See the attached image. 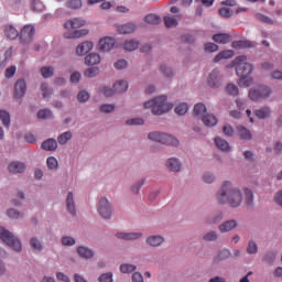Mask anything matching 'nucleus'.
Wrapping results in <instances>:
<instances>
[{"label":"nucleus","instance_id":"nucleus-1","mask_svg":"<svg viewBox=\"0 0 282 282\" xmlns=\"http://www.w3.org/2000/svg\"><path fill=\"white\" fill-rule=\"evenodd\" d=\"M215 197L218 204L229 208H239L243 204V192L230 181L223 182Z\"/></svg>","mask_w":282,"mask_h":282},{"label":"nucleus","instance_id":"nucleus-2","mask_svg":"<svg viewBox=\"0 0 282 282\" xmlns=\"http://www.w3.org/2000/svg\"><path fill=\"white\" fill-rule=\"evenodd\" d=\"M144 109H151L153 116H164L173 109V102H169V96L160 95L143 104Z\"/></svg>","mask_w":282,"mask_h":282},{"label":"nucleus","instance_id":"nucleus-3","mask_svg":"<svg viewBox=\"0 0 282 282\" xmlns=\"http://www.w3.org/2000/svg\"><path fill=\"white\" fill-rule=\"evenodd\" d=\"M272 94V87L268 85H260L250 88L248 96L249 99L252 100V102H263V100H268L269 98H271Z\"/></svg>","mask_w":282,"mask_h":282},{"label":"nucleus","instance_id":"nucleus-4","mask_svg":"<svg viewBox=\"0 0 282 282\" xmlns=\"http://www.w3.org/2000/svg\"><path fill=\"white\" fill-rule=\"evenodd\" d=\"M0 239L12 248L14 252H22L23 245H21V240L14 236L10 230L6 229V227H0Z\"/></svg>","mask_w":282,"mask_h":282},{"label":"nucleus","instance_id":"nucleus-5","mask_svg":"<svg viewBox=\"0 0 282 282\" xmlns=\"http://www.w3.org/2000/svg\"><path fill=\"white\" fill-rule=\"evenodd\" d=\"M247 61L248 56L246 55H240L234 59L237 76H250L254 72V66Z\"/></svg>","mask_w":282,"mask_h":282},{"label":"nucleus","instance_id":"nucleus-6","mask_svg":"<svg viewBox=\"0 0 282 282\" xmlns=\"http://www.w3.org/2000/svg\"><path fill=\"white\" fill-rule=\"evenodd\" d=\"M97 212L102 219L109 220L111 217H113V204L109 200V198H107V196L99 198Z\"/></svg>","mask_w":282,"mask_h":282},{"label":"nucleus","instance_id":"nucleus-7","mask_svg":"<svg viewBox=\"0 0 282 282\" xmlns=\"http://www.w3.org/2000/svg\"><path fill=\"white\" fill-rule=\"evenodd\" d=\"M34 34H36V29L32 24H26L22 28L19 34L20 43L22 45H30L34 41Z\"/></svg>","mask_w":282,"mask_h":282},{"label":"nucleus","instance_id":"nucleus-8","mask_svg":"<svg viewBox=\"0 0 282 282\" xmlns=\"http://www.w3.org/2000/svg\"><path fill=\"white\" fill-rule=\"evenodd\" d=\"M224 83V76L221 75V70L219 68L213 69L207 76V85L210 89H219Z\"/></svg>","mask_w":282,"mask_h":282},{"label":"nucleus","instance_id":"nucleus-9","mask_svg":"<svg viewBox=\"0 0 282 282\" xmlns=\"http://www.w3.org/2000/svg\"><path fill=\"white\" fill-rule=\"evenodd\" d=\"M164 241H166L164 236L154 234L145 238V246L152 250H158V248H162V246H164Z\"/></svg>","mask_w":282,"mask_h":282},{"label":"nucleus","instance_id":"nucleus-10","mask_svg":"<svg viewBox=\"0 0 282 282\" xmlns=\"http://www.w3.org/2000/svg\"><path fill=\"white\" fill-rule=\"evenodd\" d=\"M25 94H28V83H25V79L20 78L14 83L13 98L21 100V98H25Z\"/></svg>","mask_w":282,"mask_h":282},{"label":"nucleus","instance_id":"nucleus-11","mask_svg":"<svg viewBox=\"0 0 282 282\" xmlns=\"http://www.w3.org/2000/svg\"><path fill=\"white\" fill-rule=\"evenodd\" d=\"M115 237L121 241H138L144 237V234L141 231H119L115 235Z\"/></svg>","mask_w":282,"mask_h":282},{"label":"nucleus","instance_id":"nucleus-12","mask_svg":"<svg viewBox=\"0 0 282 282\" xmlns=\"http://www.w3.org/2000/svg\"><path fill=\"white\" fill-rule=\"evenodd\" d=\"M165 167L171 173H182L184 170V164L177 158H170L165 161Z\"/></svg>","mask_w":282,"mask_h":282},{"label":"nucleus","instance_id":"nucleus-13","mask_svg":"<svg viewBox=\"0 0 282 282\" xmlns=\"http://www.w3.org/2000/svg\"><path fill=\"white\" fill-rule=\"evenodd\" d=\"M239 228V220L229 219L225 220L218 226V230L221 235H226V232H232V230H237Z\"/></svg>","mask_w":282,"mask_h":282},{"label":"nucleus","instance_id":"nucleus-14","mask_svg":"<svg viewBox=\"0 0 282 282\" xmlns=\"http://www.w3.org/2000/svg\"><path fill=\"white\" fill-rule=\"evenodd\" d=\"M112 47H116V39L106 36L99 40L98 50L100 52H111Z\"/></svg>","mask_w":282,"mask_h":282},{"label":"nucleus","instance_id":"nucleus-15","mask_svg":"<svg viewBox=\"0 0 282 282\" xmlns=\"http://www.w3.org/2000/svg\"><path fill=\"white\" fill-rule=\"evenodd\" d=\"M182 19H183L182 14H177V15L167 14L163 18V21H164L165 28L171 30L173 28H177Z\"/></svg>","mask_w":282,"mask_h":282},{"label":"nucleus","instance_id":"nucleus-16","mask_svg":"<svg viewBox=\"0 0 282 282\" xmlns=\"http://www.w3.org/2000/svg\"><path fill=\"white\" fill-rule=\"evenodd\" d=\"M86 23L87 22L84 19L73 18L64 23V28L66 30H78L79 28L85 26Z\"/></svg>","mask_w":282,"mask_h":282},{"label":"nucleus","instance_id":"nucleus-17","mask_svg":"<svg viewBox=\"0 0 282 282\" xmlns=\"http://www.w3.org/2000/svg\"><path fill=\"white\" fill-rule=\"evenodd\" d=\"M207 113L208 109L206 108V105L198 102L194 106L193 118L196 120H203Z\"/></svg>","mask_w":282,"mask_h":282},{"label":"nucleus","instance_id":"nucleus-18","mask_svg":"<svg viewBox=\"0 0 282 282\" xmlns=\"http://www.w3.org/2000/svg\"><path fill=\"white\" fill-rule=\"evenodd\" d=\"M8 171L12 175H17L19 173H25V163L13 161L8 165Z\"/></svg>","mask_w":282,"mask_h":282},{"label":"nucleus","instance_id":"nucleus-19","mask_svg":"<svg viewBox=\"0 0 282 282\" xmlns=\"http://www.w3.org/2000/svg\"><path fill=\"white\" fill-rule=\"evenodd\" d=\"M203 124L209 129H213V127H217L219 123V119H217V116H215L213 112H207L203 119H200Z\"/></svg>","mask_w":282,"mask_h":282},{"label":"nucleus","instance_id":"nucleus-20","mask_svg":"<svg viewBox=\"0 0 282 282\" xmlns=\"http://www.w3.org/2000/svg\"><path fill=\"white\" fill-rule=\"evenodd\" d=\"M231 47L234 50H248V48L256 47V44L254 42L249 40H239V41H234L231 43Z\"/></svg>","mask_w":282,"mask_h":282},{"label":"nucleus","instance_id":"nucleus-21","mask_svg":"<svg viewBox=\"0 0 282 282\" xmlns=\"http://www.w3.org/2000/svg\"><path fill=\"white\" fill-rule=\"evenodd\" d=\"M256 118L259 120H268L272 117V108L270 106H264L254 111Z\"/></svg>","mask_w":282,"mask_h":282},{"label":"nucleus","instance_id":"nucleus-22","mask_svg":"<svg viewBox=\"0 0 282 282\" xmlns=\"http://www.w3.org/2000/svg\"><path fill=\"white\" fill-rule=\"evenodd\" d=\"M76 252L82 259H94V250L87 246L77 247Z\"/></svg>","mask_w":282,"mask_h":282},{"label":"nucleus","instance_id":"nucleus-23","mask_svg":"<svg viewBox=\"0 0 282 282\" xmlns=\"http://www.w3.org/2000/svg\"><path fill=\"white\" fill-rule=\"evenodd\" d=\"M112 88L115 89V95L116 94H127L129 91V82L124 79L117 80L113 85Z\"/></svg>","mask_w":282,"mask_h":282},{"label":"nucleus","instance_id":"nucleus-24","mask_svg":"<svg viewBox=\"0 0 282 282\" xmlns=\"http://www.w3.org/2000/svg\"><path fill=\"white\" fill-rule=\"evenodd\" d=\"M66 208L69 215L76 217V203L74 200V192H69L66 196Z\"/></svg>","mask_w":282,"mask_h":282},{"label":"nucleus","instance_id":"nucleus-25","mask_svg":"<svg viewBox=\"0 0 282 282\" xmlns=\"http://www.w3.org/2000/svg\"><path fill=\"white\" fill-rule=\"evenodd\" d=\"M94 50V43L86 41L79 44L76 48L77 56H85V54H89Z\"/></svg>","mask_w":282,"mask_h":282},{"label":"nucleus","instance_id":"nucleus-26","mask_svg":"<svg viewBox=\"0 0 282 282\" xmlns=\"http://www.w3.org/2000/svg\"><path fill=\"white\" fill-rule=\"evenodd\" d=\"M243 195H245V205L247 208H254V193L250 187L243 188Z\"/></svg>","mask_w":282,"mask_h":282},{"label":"nucleus","instance_id":"nucleus-27","mask_svg":"<svg viewBox=\"0 0 282 282\" xmlns=\"http://www.w3.org/2000/svg\"><path fill=\"white\" fill-rule=\"evenodd\" d=\"M230 257H232V253L229 249H221L214 256V263H221V261H227Z\"/></svg>","mask_w":282,"mask_h":282},{"label":"nucleus","instance_id":"nucleus-28","mask_svg":"<svg viewBox=\"0 0 282 282\" xmlns=\"http://www.w3.org/2000/svg\"><path fill=\"white\" fill-rule=\"evenodd\" d=\"M119 34H133L138 26L133 22H128L126 24H121L117 28Z\"/></svg>","mask_w":282,"mask_h":282},{"label":"nucleus","instance_id":"nucleus-29","mask_svg":"<svg viewBox=\"0 0 282 282\" xmlns=\"http://www.w3.org/2000/svg\"><path fill=\"white\" fill-rule=\"evenodd\" d=\"M215 144L219 151H223V153H230V143H228L224 138L216 137Z\"/></svg>","mask_w":282,"mask_h":282},{"label":"nucleus","instance_id":"nucleus-30","mask_svg":"<svg viewBox=\"0 0 282 282\" xmlns=\"http://www.w3.org/2000/svg\"><path fill=\"white\" fill-rule=\"evenodd\" d=\"M221 221H224V214L219 212L208 216L205 220V224H207V226H217V224H221Z\"/></svg>","mask_w":282,"mask_h":282},{"label":"nucleus","instance_id":"nucleus-31","mask_svg":"<svg viewBox=\"0 0 282 282\" xmlns=\"http://www.w3.org/2000/svg\"><path fill=\"white\" fill-rule=\"evenodd\" d=\"M219 240V232L217 230H209L205 232L202 237V241L205 243H212Z\"/></svg>","mask_w":282,"mask_h":282},{"label":"nucleus","instance_id":"nucleus-32","mask_svg":"<svg viewBox=\"0 0 282 282\" xmlns=\"http://www.w3.org/2000/svg\"><path fill=\"white\" fill-rule=\"evenodd\" d=\"M89 34V29H80L73 32L64 33L65 39H80L83 36H87Z\"/></svg>","mask_w":282,"mask_h":282},{"label":"nucleus","instance_id":"nucleus-33","mask_svg":"<svg viewBox=\"0 0 282 282\" xmlns=\"http://www.w3.org/2000/svg\"><path fill=\"white\" fill-rule=\"evenodd\" d=\"M43 151H56L58 149V141L56 139L51 138L42 142Z\"/></svg>","mask_w":282,"mask_h":282},{"label":"nucleus","instance_id":"nucleus-34","mask_svg":"<svg viewBox=\"0 0 282 282\" xmlns=\"http://www.w3.org/2000/svg\"><path fill=\"white\" fill-rule=\"evenodd\" d=\"M236 129L238 131L240 140H252V132L248 128H246L245 126H237Z\"/></svg>","mask_w":282,"mask_h":282},{"label":"nucleus","instance_id":"nucleus-35","mask_svg":"<svg viewBox=\"0 0 282 282\" xmlns=\"http://www.w3.org/2000/svg\"><path fill=\"white\" fill-rule=\"evenodd\" d=\"M162 144H164L165 147H180V139L173 137V134L165 133Z\"/></svg>","mask_w":282,"mask_h":282},{"label":"nucleus","instance_id":"nucleus-36","mask_svg":"<svg viewBox=\"0 0 282 282\" xmlns=\"http://www.w3.org/2000/svg\"><path fill=\"white\" fill-rule=\"evenodd\" d=\"M3 32L7 39H10L11 41H14V39H19L20 33L13 25L4 26Z\"/></svg>","mask_w":282,"mask_h":282},{"label":"nucleus","instance_id":"nucleus-37","mask_svg":"<svg viewBox=\"0 0 282 282\" xmlns=\"http://www.w3.org/2000/svg\"><path fill=\"white\" fill-rule=\"evenodd\" d=\"M246 252L251 257L259 254V245H257V241H254V239L248 240Z\"/></svg>","mask_w":282,"mask_h":282},{"label":"nucleus","instance_id":"nucleus-38","mask_svg":"<svg viewBox=\"0 0 282 282\" xmlns=\"http://www.w3.org/2000/svg\"><path fill=\"white\" fill-rule=\"evenodd\" d=\"M232 56H235V51H232V50L223 51L218 55L215 56L214 63H219L221 61L232 58Z\"/></svg>","mask_w":282,"mask_h":282},{"label":"nucleus","instance_id":"nucleus-39","mask_svg":"<svg viewBox=\"0 0 282 282\" xmlns=\"http://www.w3.org/2000/svg\"><path fill=\"white\" fill-rule=\"evenodd\" d=\"M30 246L33 252H43V242L39 239V237H32L30 239Z\"/></svg>","mask_w":282,"mask_h":282},{"label":"nucleus","instance_id":"nucleus-40","mask_svg":"<svg viewBox=\"0 0 282 282\" xmlns=\"http://www.w3.org/2000/svg\"><path fill=\"white\" fill-rule=\"evenodd\" d=\"M159 72H160V74L165 76V78H173V76L175 74L173 72V67H171L169 64H161L159 66Z\"/></svg>","mask_w":282,"mask_h":282},{"label":"nucleus","instance_id":"nucleus-41","mask_svg":"<svg viewBox=\"0 0 282 282\" xmlns=\"http://www.w3.org/2000/svg\"><path fill=\"white\" fill-rule=\"evenodd\" d=\"M145 184H147V178H141L134 182L130 187L132 195H140V191H142V186H144Z\"/></svg>","mask_w":282,"mask_h":282},{"label":"nucleus","instance_id":"nucleus-42","mask_svg":"<svg viewBox=\"0 0 282 282\" xmlns=\"http://www.w3.org/2000/svg\"><path fill=\"white\" fill-rule=\"evenodd\" d=\"M164 135L165 132L152 131L148 133V139L152 142H159L160 144H162L164 142Z\"/></svg>","mask_w":282,"mask_h":282},{"label":"nucleus","instance_id":"nucleus-43","mask_svg":"<svg viewBox=\"0 0 282 282\" xmlns=\"http://www.w3.org/2000/svg\"><path fill=\"white\" fill-rule=\"evenodd\" d=\"M140 47V42L138 40H127L123 43V50L126 52H135Z\"/></svg>","mask_w":282,"mask_h":282},{"label":"nucleus","instance_id":"nucleus-44","mask_svg":"<svg viewBox=\"0 0 282 282\" xmlns=\"http://www.w3.org/2000/svg\"><path fill=\"white\" fill-rule=\"evenodd\" d=\"M213 41L215 43H220L223 45H226V43H230V34L228 33H218L213 35Z\"/></svg>","mask_w":282,"mask_h":282},{"label":"nucleus","instance_id":"nucleus-45","mask_svg":"<svg viewBox=\"0 0 282 282\" xmlns=\"http://www.w3.org/2000/svg\"><path fill=\"white\" fill-rule=\"evenodd\" d=\"M85 63L90 66L100 65V55L90 53L85 57Z\"/></svg>","mask_w":282,"mask_h":282},{"label":"nucleus","instance_id":"nucleus-46","mask_svg":"<svg viewBox=\"0 0 282 282\" xmlns=\"http://www.w3.org/2000/svg\"><path fill=\"white\" fill-rule=\"evenodd\" d=\"M72 138H74V134L72 133V131H66V132L61 133L57 137V142L62 147H65V144H67L69 142V140H72Z\"/></svg>","mask_w":282,"mask_h":282},{"label":"nucleus","instance_id":"nucleus-47","mask_svg":"<svg viewBox=\"0 0 282 282\" xmlns=\"http://www.w3.org/2000/svg\"><path fill=\"white\" fill-rule=\"evenodd\" d=\"M144 21L149 25H160V23H162V18H160V15L150 13L144 18Z\"/></svg>","mask_w":282,"mask_h":282},{"label":"nucleus","instance_id":"nucleus-48","mask_svg":"<svg viewBox=\"0 0 282 282\" xmlns=\"http://www.w3.org/2000/svg\"><path fill=\"white\" fill-rule=\"evenodd\" d=\"M119 270L122 274H131L138 270V265L131 263H122L120 264Z\"/></svg>","mask_w":282,"mask_h":282},{"label":"nucleus","instance_id":"nucleus-49","mask_svg":"<svg viewBox=\"0 0 282 282\" xmlns=\"http://www.w3.org/2000/svg\"><path fill=\"white\" fill-rule=\"evenodd\" d=\"M0 120L6 129H10V112H8L7 110H0Z\"/></svg>","mask_w":282,"mask_h":282},{"label":"nucleus","instance_id":"nucleus-50","mask_svg":"<svg viewBox=\"0 0 282 282\" xmlns=\"http://www.w3.org/2000/svg\"><path fill=\"white\" fill-rule=\"evenodd\" d=\"M65 7L69 10H80L83 8V0H67Z\"/></svg>","mask_w":282,"mask_h":282},{"label":"nucleus","instance_id":"nucleus-51","mask_svg":"<svg viewBox=\"0 0 282 282\" xmlns=\"http://www.w3.org/2000/svg\"><path fill=\"white\" fill-rule=\"evenodd\" d=\"M37 118L40 120H51V118H54V115L52 113V110L44 108L37 112Z\"/></svg>","mask_w":282,"mask_h":282},{"label":"nucleus","instance_id":"nucleus-52","mask_svg":"<svg viewBox=\"0 0 282 282\" xmlns=\"http://www.w3.org/2000/svg\"><path fill=\"white\" fill-rule=\"evenodd\" d=\"M238 85L239 87H250L252 83H254V79L250 76H239Z\"/></svg>","mask_w":282,"mask_h":282},{"label":"nucleus","instance_id":"nucleus-53","mask_svg":"<svg viewBox=\"0 0 282 282\" xmlns=\"http://www.w3.org/2000/svg\"><path fill=\"white\" fill-rule=\"evenodd\" d=\"M188 111V104L181 102L174 108L176 116H185Z\"/></svg>","mask_w":282,"mask_h":282},{"label":"nucleus","instance_id":"nucleus-54","mask_svg":"<svg viewBox=\"0 0 282 282\" xmlns=\"http://www.w3.org/2000/svg\"><path fill=\"white\" fill-rule=\"evenodd\" d=\"M99 94L105 96V98H111L112 96H116V91H115L113 87L111 88L108 86H101L99 88Z\"/></svg>","mask_w":282,"mask_h":282},{"label":"nucleus","instance_id":"nucleus-55","mask_svg":"<svg viewBox=\"0 0 282 282\" xmlns=\"http://www.w3.org/2000/svg\"><path fill=\"white\" fill-rule=\"evenodd\" d=\"M90 98L91 95L87 90H82L77 94V101L80 102V105H85Z\"/></svg>","mask_w":282,"mask_h":282},{"label":"nucleus","instance_id":"nucleus-56","mask_svg":"<svg viewBox=\"0 0 282 282\" xmlns=\"http://www.w3.org/2000/svg\"><path fill=\"white\" fill-rule=\"evenodd\" d=\"M7 217H9V219H23V213L17 210L15 208H9L7 210Z\"/></svg>","mask_w":282,"mask_h":282},{"label":"nucleus","instance_id":"nucleus-57","mask_svg":"<svg viewBox=\"0 0 282 282\" xmlns=\"http://www.w3.org/2000/svg\"><path fill=\"white\" fill-rule=\"evenodd\" d=\"M262 260L264 261V263L272 265V263L276 261V251H268L262 258Z\"/></svg>","mask_w":282,"mask_h":282},{"label":"nucleus","instance_id":"nucleus-58","mask_svg":"<svg viewBox=\"0 0 282 282\" xmlns=\"http://www.w3.org/2000/svg\"><path fill=\"white\" fill-rule=\"evenodd\" d=\"M31 8L34 12H43L45 10V4L41 0H32Z\"/></svg>","mask_w":282,"mask_h":282},{"label":"nucleus","instance_id":"nucleus-59","mask_svg":"<svg viewBox=\"0 0 282 282\" xmlns=\"http://www.w3.org/2000/svg\"><path fill=\"white\" fill-rule=\"evenodd\" d=\"M218 12L223 19H230L235 14V11L231 8L226 7L220 8Z\"/></svg>","mask_w":282,"mask_h":282},{"label":"nucleus","instance_id":"nucleus-60","mask_svg":"<svg viewBox=\"0 0 282 282\" xmlns=\"http://www.w3.org/2000/svg\"><path fill=\"white\" fill-rule=\"evenodd\" d=\"M46 166L50 171H58V160L54 156H50L46 160Z\"/></svg>","mask_w":282,"mask_h":282},{"label":"nucleus","instance_id":"nucleus-61","mask_svg":"<svg viewBox=\"0 0 282 282\" xmlns=\"http://www.w3.org/2000/svg\"><path fill=\"white\" fill-rule=\"evenodd\" d=\"M202 180L205 184H213L217 180V176L213 172H205L202 175Z\"/></svg>","mask_w":282,"mask_h":282},{"label":"nucleus","instance_id":"nucleus-62","mask_svg":"<svg viewBox=\"0 0 282 282\" xmlns=\"http://www.w3.org/2000/svg\"><path fill=\"white\" fill-rule=\"evenodd\" d=\"M61 243L62 246H64L65 248H72L74 247V245L76 243V240L73 237L69 236H64L61 239Z\"/></svg>","mask_w":282,"mask_h":282},{"label":"nucleus","instance_id":"nucleus-63","mask_svg":"<svg viewBox=\"0 0 282 282\" xmlns=\"http://www.w3.org/2000/svg\"><path fill=\"white\" fill-rule=\"evenodd\" d=\"M40 72L44 78H52L54 76V67L52 66H44Z\"/></svg>","mask_w":282,"mask_h":282},{"label":"nucleus","instance_id":"nucleus-64","mask_svg":"<svg viewBox=\"0 0 282 282\" xmlns=\"http://www.w3.org/2000/svg\"><path fill=\"white\" fill-rule=\"evenodd\" d=\"M273 202H274L275 206H278L279 208H282V189L278 191L273 195Z\"/></svg>","mask_w":282,"mask_h":282}]
</instances>
